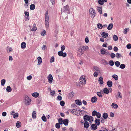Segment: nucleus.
<instances>
[{
    "label": "nucleus",
    "instance_id": "37",
    "mask_svg": "<svg viewBox=\"0 0 131 131\" xmlns=\"http://www.w3.org/2000/svg\"><path fill=\"white\" fill-rule=\"evenodd\" d=\"M97 26L99 29H101L103 27V26L102 24L100 23H98L97 24Z\"/></svg>",
    "mask_w": 131,
    "mask_h": 131
},
{
    "label": "nucleus",
    "instance_id": "51",
    "mask_svg": "<svg viewBox=\"0 0 131 131\" xmlns=\"http://www.w3.org/2000/svg\"><path fill=\"white\" fill-rule=\"evenodd\" d=\"M65 103L64 101H61L60 102V105L62 106H64Z\"/></svg>",
    "mask_w": 131,
    "mask_h": 131
},
{
    "label": "nucleus",
    "instance_id": "38",
    "mask_svg": "<svg viewBox=\"0 0 131 131\" xmlns=\"http://www.w3.org/2000/svg\"><path fill=\"white\" fill-rule=\"evenodd\" d=\"M35 5L34 4H31L30 7V9L31 10H33L35 9Z\"/></svg>",
    "mask_w": 131,
    "mask_h": 131
},
{
    "label": "nucleus",
    "instance_id": "52",
    "mask_svg": "<svg viewBox=\"0 0 131 131\" xmlns=\"http://www.w3.org/2000/svg\"><path fill=\"white\" fill-rule=\"evenodd\" d=\"M13 115V117L14 118H15L16 117H18V113H16L14 114H12Z\"/></svg>",
    "mask_w": 131,
    "mask_h": 131
},
{
    "label": "nucleus",
    "instance_id": "57",
    "mask_svg": "<svg viewBox=\"0 0 131 131\" xmlns=\"http://www.w3.org/2000/svg\"><path fill=\"white\" fill-rule=\"evenodd\" d=\"M55 93V91L54 90L53 91H51L50 92L51 95L52 96H54V94Z\"/></svg>",
    "mask_w": 131,
    "mask_h": 131
},
{
    "label": "nucleus",
    "instance_id": "26",
    "mask_svg": "<svg viewBox=\"0 0 131 131\" xmlns=\"http://www.w3.org/2000/svg\"><path fill=\"white\" fill-rule=\"evenodd\" d=\"M89 126V124L88 122L87 121H85V123L84 124V127L85 128H87Z\"/></svg>",
    "mask_w": 131,
    "mask_h": 131
},
{
    "label": "nucleus",
    "instance_id": "39",
    "mask_svg": "<svg viewBox=\"0 0 131 131\" xmlns=\"http://www.w3.org/2000/svg\"><path fill=\"white\" fill-rule=\"evenodd\" d=\"M21 48L23 49L25 48L26 47V44L25 42H23L21 45Z\"/></svg>",
    "mask_w": 131,
    "mask_h": 131
},
{
    "label": "nucleus",
    "instance_id": "22",
    "mask_svg": "<svg viewBox=\"0 0 131 131\" xmlns=\"http://www.w3.org/2000/svg\"><path fill=\"white\" fill-rule=\"evenodd\" d=\"M104 92L106 94H108L109 92L108 89L107 88H104L103 90Z\"/></svg>",
    "mask_w": 131,
    "mask_h": 131
},
{
    "label": "nucleus",
    "instance_id": "43",
    "mask_svg": "<svg viewBox=\"0 0 131 131\" xmlns=\"http://www.w3.org/2000/svg\"><path fill=\"white\" fill-rule=\"evenodd\" d=\"M63 120L62 119L60 118L58 119V122L59 123L58 124H59L60 125L62 124H63Z\"/></svg>",
    "mask_w": 131,
    "mask_h": 131
},
{
    "label": "nucleus",
    "instance_id": "23",
    "mask_svg": "<svg viewBox=\"0 0 131 131\" xmlns=\"http://www.w3.org/2000/svg\"><path fill=\"white\" fill-rule=\"evenodd\" d=\"M112 107L113 108L115 109L117 108L118 107V106L116 104L113 103L111 105Z\"/></svg>",
    "mask_w": 131,
    "mask_h": 131
},
{
    "label": "nucleus",
    "instance_id": "46",
    "mask_svg": "<svg viewBox=\"0 0 131 131\" xmlns=\"http://www.w3.org/2000/svg\"><path fill=\"white\" fill-rule=\"evenodd\" d=\"M109 64L111 66H113L114 65V63L113 60H111L109 61Z\"/></svg>",
    "mask_w": 131,
    "mask_h": 131
},
{
    "label": "nucleus",
    "instance_id": "20",
    "mask_svg": "<svg viewBox=\"0 0 131 131\" xmlns=\"http://www.w3.org/2000/svg\"><path fill=\"white\" fill-rule=\"evenodd\" d=\"M91 128L94 130H96L97 128V127L96 125L95 124H92L91 126Z\"/></svg>",
    "mask_w": 131,
    "mask_h": 131
},
{
    "label": "nucleus",
    "instance_id": "45",
    "mask_svg": "<svg viewBox=\"0 0 131 131\" xmlns=\"http://www.w3.org/2000/svg\"><path fill=\"white\" fill-rule=\"evenodd\" d=\"M77 110L75 109H73L71 111V112L73 115H76V111Z\"/></svg>",
    "mask_w": 131,
    "mask_h": 131
},
{
    "label": "nucleus",
    "instance_id": "21",
    "mask_svg": "<svg viewBox=\"0 0 131 131\" xmlns=\"http://www.w3.org/2000/svg\"><path fill=\"white\" fill-rule=\"evenodd\" d=\"M100 119H96L95 121V124L97 126L99 125L100 124Z\"/></svg>",
    "mask_w": 131,
    "mask_h": 131
},
{
    "label": "nucleus",
    "instance_id": "64",
    "mask_svg": "<svg viewBox=\"0 0 131 131\" xmlns=\"http://www.w3.org/2000/svg\"><path fill=\"white\" fill-rule=\"evenodd\" d=\"M127 48L128 49H130L131 48V44H129L127 45Z\"/></svg>",
    "mask_w": 131,
    "mask_h": 131
},
{
    "label": "nucleus",
    "instance_id": "15",
    "mask_svg": "<svg viewBox=\"0 0 131 131\" xmlns=\"http://www.w3.org/2000/svg\"><path fill=\"white\" fill-rule=\"evenodd\" d=\"M101 35L103 37L105 38L108 36V34L107 33L103 32L102 33Z\"/></svg>",
    "mask_w": 131,
    "mask_h": 131
},
{
    "label": "nucleus",
    "instance_id": "63",
    "mask_svg": "<svg viewBox=\"0 0 131 131\" xmlns=\"http://www.w3.org/2000/svg\"><path fill=\"white\" fill-rule=\"evenodd\" d=\"M99 73V72H95L93 74V75L94 77H96L98 75Z\"/></svg>",
    "mask_w": 131,
    "mask_h": 131
},
{
    "label": "nucleus",
    "instance_id": "49",
    "mask_svg": "<svg viewBox=\"0 0 131 131\" xmlns=\"http://www.w3.org/2000/svg\"><path fill=\"white\" fill-rule=\"evenodd\" d=\"M54 56H52L50 59V62L51 63L54 62Z\"/></svg>",
    "mask_w": 131,
    "mask_h": 131
},
{
    "label": "nucleus",
    "instance_id": "11",
    "mask_svg": "<svg viewBox=\"0 0 131 131\" xmlns=\"http://www.w3.org/2000/svg\"><path fill=\"white\" fill-rule=\"evenodd\" d=\"M90 116L87 115H85L83 117V118L84 121L87 122L88 121H89L90 118Z\"/></svg>",
    "mask_w": 131,
    "mask_h": 131
},
{
    "label": "nucleus",
    "instance_id": "42",
    "mask_svg": "<svg viewBox=\"0 0 131 131\" xmlns=\"http://www.w3.org/2000/svg\"><path fill=\"white\" fill-rule=\"evenodd\" d=\"M116 56L117 58H118L121 57H123L121 54L118 53H117L116 54Z\"/></svg>",
    "mask_w": 131,
    "mask_h": 131
},
{
    "label": "nucleus",
    "instance_id": "16",
    "mask_svg": "<svg viewBox=\"0 0 131 131\" xmlns=\"http://www.w3.org/2000/svg\"><path fill=\"white\" fill-rule=\"evenodd\" d=\"M63 123L66 126H67L68 125L69 121L68 119H65L63 120Z\"/></svg>",
    "mask_w": 131,
    "mask_h": 131
},
{
    "label": "nucleus",
    "instance_id": "30",
    "mask_svg": "<svg viewBox=\"0 0 131 131\" xmlns=\"http://www.w3.org/2000/svg\"><path fill=\"white\" fill-rule=\"evenodd\" d=\"M36 24L35 23L33 25V28L31 29V31H35L37 30V28L36 27Z\"/></svg>",
    "mask_w": 131,
    "mask_h": 131
},
{
    "label": "nucleus",
    "instance_id": "2",
    "mask_svg": "<svg viewBox=\"0 0 131 131\" xmlns=\"http://www.w3.org/2000/svg\"><path fill=\"white\" fill-rule=\"evenodd\" d=\"M89 12L91 14V17L92 18H93L95 16V11L93 8H91L89 9Z\"/></svg>",
    "mask_w": 131,
    "mask_h": 131
},
{
    "label": "nucleus",
    "instance_id": "31",
    "mask_svg": "<svg viewBox=\"0 0 131 131\" xmlns=\"http://www.w3.org/2000/svg\"><path fill=\"white\" fill-rule=\"evenodd\" d=\"M113 40L115 41H117L118 39V36L116 35H114L113 37Z\"/></svg>",
    "mask_w": 131,
    "mask_h": 131
},
{
    "label": "nucleus",
    "instance_id": "5",
    "mask_svg": "<svg viewBox=\"0 0 131 131\" xmlns=\"http://www.w3.org/2000/svg\"><path fill=\"white\" fill-rule=\"evenodd\" d=\"M101 54L103 55L105 54L106 55H110L108 52L105 49L103 48L101 50Z\"/></svg>",
    "mask_w": 131,
    "mask_h": 131
},
{
    "label": "nucleus",
    "instance_id": "3",
    "mask_svg": "<svg viewBox=\"0 0 131 131\" xmlns=\"http://www.w3.org/2000/svg\"><path fill=\"white\" fill-rule=\"evenodd\" d=\"M69 8L68 5H67L64 6L62 9L61 10L63 12L67 13L68 14L70 13Z\"/></svg>",
    "mask_w": 131,
    "mask_h": 131
},
{
    "label": "nucleus",
    "instance_id": "13",
    "mask_svg": "<svg viewBox=\"0 0 131 131\" xmlns=\"http://www.w3.org/2000/svg\"><path fill=\"white\" fill-rule=\"evenodd\" d=\"M24 13L25 16V18H26V19H27L28 20L29 19V18L28 17L29 16V12L27 11H25Z\"/></svg>",
    "mask_w": 131,
    "mask_h": 131
},
{
    "label": "nucleus",
    "instance_id": "7",
    "mask_svg": "<svg viewBox=\"0 0 131 131\" xmlns=\"http://www.w3.org/2000/svg\"><path fill=\"white\" fill-rule=\"evenodd\" d=\"M58 54L59 56H63L64 57H65L67 55L66 53V52L63 53V51H62L58 52Z\"/></svg>",
    "mask_w": 131,
    "mask_h": 131
},
{
    "label": "nucleus",
    "instance_id": "19",
    "mask_svg": "<svg viewBox=\"0 0 131 131\" xmlns=\"http://www.w3.org/2000/svg\"><path fill=\"white\" fill-rule=\"evenodd\" d=\"M76 104L78 105H81L82 104L81 101L79 100H75Z\"/></svg>",
    "mask_w": 131,
    "mask_h": 131
},
{
    "label": "nucleus",
    "instance_id": "55",
    "mask_svg": "<svg viewBox=\"0 0 131 131\" xmlns=\"http://www.w3.org/2000/svg\"><path fill=\"white\" fill-rule=\"evenodd\" d=\"M125 64H122L120 65V68L122 69H124L125 68Z\"/></svg>",
    "mask_w": 131,
    "mask_h": 131
},
{
    "label": "nucleus",
    "instance_id": "47",
    "mask_svg": "<svg viewBox=\"0 0 131 131\" xmlns=\"http://www.w3.org/2000/svg\"><path fill=\"white\" fill-rule=\"evenodd\" d=\"M120 64V62L118 61H116L115 62V66L117 67L119 66Z\"/></svg>",
    "mask_w": 131,
    "mask_h": 131
},
{
    "label": "nucleus",
    "instance_id": "35",
    "mask_svg": "<svg viewBox=\"0 0 131 131\" xmlns=\"http://www.w3.org/2000/svg\"><path fill=\"white\" fill-rule=\"evenodd\" d=\"M6 82V80L5 79H3L1 81V85L2 86H3Z\"/></svg>",
    "mask_w": 131,
    "mask_h": 131
},
{
    "label": "nucleus",
    "instance_id": "62",
    "mask_svg": "<svg viewBox=\"0 0 131 131\" xmlns=\"http://www.w3.org/2000/svg\"><path fill=\"white\" fill-rule=\"evenodd\" d=\"M66 47L64 45L62 46L61 47V51H63L65 49Z\"/></svg>",
    "mask_w": 131,
    "mask_h": 131
},
{
    "label": "nucleus",
    "instance_id": "32",
    "mask_svg": "<svg viewBox=\"0 0 131 131\" xmlns=\"http://www.w3.org/2000/svg\"><path fill=\"white\" fill-rule=\"evenodd\" d=\"M21 123L20 121H17L16 123V126L17 128H19L21 126Z\"/></svg>",
    "mask_w": 131,
    "mask_h": 131
},
{
    "label": "nucleus",
    "instance_id": "53",
    "mask_svg": "<svg viewBox=\"0 0 131 131\" xmlns=\"http://www.w3.org/2000/svg\"><path fill=\"white\" fill-rule=\"evenodd\" d=\"M98 3L100 5H102L104 4L102 0H99L98 1Z\"/></svg>",
    "mask_w": 131,
    "mask_h": 131
},
{
    "label": "nucleus",
    "instance_id": "59",
    "mask_svg": "<svg viewBox=\"0 0 131 131\" xmlns=\"http://www.w3.org/2000/svg\"><path fill=\"white\" fill-rule=\"evenodd\" d=\"M100 119H101V122L102 123H103L105 121V119H106L103 118L102 117Z\"/></svg>",
    "mask_w": 131,
    "mask_h": 131
},
{
    "label": "nucleus",
    "instance_id": "29",
    "mask_svg": "<svg viewBox=\"0 0 131 131\" xmlns=\"http://www.w3.org/2000/svg\"><path fill=\"white\" fill-rule=\"evenodd\" d=\"M107 84L109 87H112V82L111 81H108L107 82Z\"/></svg>",
    "mask_w": 131,
    "mask_h": 131
},
{
    "label": "nucleus",
    "instance_id": "24",
    "mask_svg": "<svg viewBox=\"0 0 131 131\" xmlns=\"http://www.w3.org/2000/svg\"><path fill=\"white\" fill-rule=\"evenodd\" d=\"M91 102L92 103H95L97 101V98L95 96L92 97L91 99Z\"/></svg>",
    "mask_w": 131,
    "mask_h": 131
},
{
    "label": "nucleus",
    "instance_id": "12",
    "mask_svg": "<svg viewBox=\"0 0 131 131\" xmlns=\"http://www.w3.org/2000/svg\"><path fill=\"white\" fill-rule=\"evenodd\" d=\"M84 52L86 49H88V47L86 46L81 47L80 48Z\"/></svg>",
    "mask_w": 131,
    "mask_h": 131
},
{
    "label": "nucleus",
    "instance_id": "44",
    "mask_svg": "<svg viewBox=\"0 0 131 131\" xmlns=\"http://www.w3.org/2000/svg\"><path fill=\"white\" fill-rule=\"evenodd\" d=\"M97 112L96 111L94 110L93 111L92 113V115L93 116H94L96 115L97 113Z\"/></svg>",
    "mask_w": 131,
    "mask_h": 131
},
{
    "label": "nucleus",
    "instance_id": "40",
    "mask_svg": "<svg viewBox=\"0 0 131 131\" xmlns=\"http://www.w3.org/2000/svg\"><path fill=\"white\" fill-rule=\"evenodd\" d=\"M6 90L7 92H10L12 91V89L10 86H8L7 87Z\"/></svg>",
    "mask_w": 131,
    "mask_h": 131
},
{
    "label": "nucleus",
    "instance_id": "8",
    "mask_svg": "<svg viewBox=\"0 0 131 131\" xmlns=\"http://www.w3.org/2000/svg\"><path fill=\"white\" fill-rule=\"evenodd\" d=\"M53 78L51 74H50L48 77V79L49 83L51 84L52 83Z\"/></svg>",
    "mask_w": 131,
    "mask_h": 131
},
{
    "label": "nucleus",
    "instance_id": "6",
    "mask_svg": "<svg viewBox=\"0 0 131 131\" xmlns=\"http://www.w3.org/2000/svg\"><path fill=\"white\" fill-rule=\"evenodd\" d=\"M80 81L82 83V85L85 84H86V82L85 79L83 77V76L81 77L80 79Z\"/></svg>",
    "mask_w": 131,
    "mask_h": 131
},
{
    "label": "nucleus",
    "instance_id": "60",
    "mask_svg": "<svg viewBox=\"0 0 131 131\" xmlns=\"http://www.w3.org/2000/svg\"><path fill=\"white\" fill-rule=\"evenodd\" d=\"M110 55L112 58H113L115 56V54L113 53H111Z\"/></svg>",
    "mask_w": 131,
    "mask_h": 131
},
{
    "label": "nucleus",
    "instance_id": "36",
    "mask_svg": "<svg viewBox=\"0 0 131 131\" xmlns=\"http://www.w3.org/2000/svg\"><path fill=\"white\" fill-rule=\"evenodd\" d=\"M97 10L99 13H100V14H102V7H97Z\"/></svg>",
    "mask_w": 131,
    "mask_h": 131
},
{
    "label": "nucleus",
    "instance_id": "4",
    "mask_svg": "<svg viewBox=\"0 0 131 131\" xmlns=\"http://www.w3.org/2000/svg\"><path fill=\"white\" fill-rule=\"evenodd\" d=\"M25 104L26 105H27L30 104L31 99L27 96H26L25 97Z\"/></svg>",
    "mask_w": 131,
    "mask_h": 131
},
{
    "label": "nucleus",
    "instance_id": "27",
    "mask_svg": "<svg viewBox=\"0 0 131 131\" xmlns=\"http://www.w3.org/2000/svg\"><path fill=\"white\" fill-rule=\"evenodd\" d=\"M32 117L33 118H35L36 117V111H34L32 113Z\"/></svg>",
    "mask_w": 131,
    "mask_h": 131
},
{
    "label": "nucleus",
    "instance_id": "34",
    "mask_svg": "<svg viewBox=\"0 0 131 131\" xmlns=\"http://www.w3.org/2000/svg\"><path fill=\"white\" fill-rule=\"evenodd\" d=\"M113 24L112 23H110L107 27V29H108L110 30L112 29L113 28Z\"/></svg>",
    "mask_w": 131,
    "mask_h": 131
},
{
    "label": "nucleus",
    "instance_id": "54",
    "mask_svg": "<svg viewBox=\"0 0 131 131\" xmlns=\"http://www.w3.org/2000/svg\"><path fill=\"white\" fill-rule=\"evenodd\" d=\"M60 125L58 123H56L55 125L56 127L58 129L60 127Z\"/></svg>",
    "mask_w": 131,
    "mask_h": 131
},
{
    "label": "nucleus",
    "instance_id": "1",
    "mask_svg": "<svg viewBox=\"0 0 131 131\" xmlns=\"http://www.w3.org/2000/svg\"><path fill=\"white\" fill-rule=\"evenodd\" d=\"M49 16L48 15V12L47 11L46 12L45 17V26L46 28H48L49 27Z\"/></svg>",
    "mask_w": 131,
    "mask_h": 131
},
{
    "label": "nucleus",
    "instance_id": "9",
    "mask_svg": "<svg viewBox=\"0 0 131 131\" xmlns=\"http://www.w3.org/2000/svg\"><path fill=\"white\" fill-rule=\"evenodd\" d=\"M77 51L79 52V53L78 52L77 53V55L79 57L81 56L84 53L80 48L78 49Z\"/></svg>",
    "mask_w": 131,
    "mask_h": 131
},
{
    "label": "nucleus",
    "instance_id": "48",
    "mask_svg": "<svg viewBox=\"0 0 131 131\" xmlns=\"http://www.w3.org/2000/svg\"><path fill=\"white\" fill-rule=\"evenodd\" d=\"M103 63L104 65H107L108 64V62L105 60L104 59L103 60Z\"/></svg>",
    "mask_w": 131,
    "mask_h": 131
},
{
    "label": "nucleus",
    "instance_id": "18",
    "mask_svg": "<svg viewBox=\"0 0 131 131\" xmlns=\"http://www.w3.org/2000/svg\"><path fill=\"white\" fill-rule=\"evenodd\" d=\"M108 117V115L107 113H105L103 114L102 117L103 118L107 119Z\"/></svg>",
    "mask_w": 131,
    "mask_h": 131
},
{
    "label": "nucleus",
    "instance_id": "33",
    "mask_svg": "<svg viewBox=\"0 0 131 131\" xmlns=\"http://www.w3.org/2000/svg\"><path fill=\"white\" fill-rule=\"evenodd\" d=\"M102 92V90H100V91L97 92V95L100 97H102V94L101 92Z\"/></svg>",
    "mask_w": 131,
    "mask_h": 131
},
{
    "label": "nucleus",
    "instance_id": "56",
    "mask_svg": "<svg viewBox=\"0 0 131 131\" xmlns=\"http://www.w3.org/2000/svg\"><path fill=\"white\" fill-rule=\"evenodd\" d=\"M41 118L42 119L44 122H46L47 121V120L45 116L43 115Z\"/></svg>",
    "mask_w": 131,
    "mask_h": 131
},
{
    "label": "nucleus",
    "instance_id": "61",
    "mask_svg": "<svg viewBox=\"0 0 131 131\" xmlns=\"http://www.w3.org/2000/svg\"><path fill=\"white\" fill-rule=\"evenodd\" d=\"M57 99L59 101H61L62 99V97L60 95H59L57 98Z\"/></svg>",
    "mask_w": 131,
    "mask_h": 131
},
{
    "label": "nucleus",
    "instance_id": "50",
    "mask_svg": "<svg viewBox=\"0 0 131 131\" xmlns=\"http://www.w3.org/2000/svg\"><path fill=\"white\" fill-rule=\"evenodd\" d=\"M112 77L116 80H117L118 78V76L116 75H113L112 76Z\"/></svg>",
    "mask_w": 131,
    "mask_h": 131
},
{
    "label": "nucleus",
    "instance_id": "25",
    "mask_svg": "<svg viewBox=\"0 0 131 131\" xmlns=\"http://www.w3.org/2000/svg\"><path fill=\"white\" fill-rule=\"evenodd\" d=\"M6 49L8 53H9L13 50L12 47L9 46H8L7 47Z\"/></svg>",
    "mask_w": 131,
    "mask_h": 131
},
{
    "label": "nucleus",
    "instance_id": "41",
    "mask_svg": "<svg viewBox=\"0 0 131 131\" xmlns=\"http://www.w3.org/2000/svg\"><path fill=\"white\" fill-rule=\"evenodd\" d=\"M74 93L73 92H72L69 94V96L70 97H72L74 96Z\"/></svg>",
    "mask_w": 131,
    "mask_h": 131
},
{
    "label": "nucleus",
    "instance_id": "10",
    "mask_svg": "<svg viewBox=\"0 0 131 131\" xmlns=\"http://www.w3.org/2000/svg\"><path fill=\"white\" fill-rule=\"evenodd\" d=\"M93 69L95 72H99V73H100V70L98 67L95 66H94L93 67Z\"/></svg>",
    "mask_w": 131,
    "mask_h": 131
},
{
    "label": "nucleus",
    "instance_id": "28",
    "mask_svg": "<svg viewBox=\"0 0 131 131\" xmlns=\"http://www.w3.org/2000/svg\"><path fill=\"white\" fill-rule=\"evenodd\" d=\"M32 95L34 97L36 98L38 96L39 94L37 92H35L32 94Z\"/></svg>",
    "mask_w": 131,
    "mask_h": 131
},
{
    "label": "nucleus",
    "instance_id": "17",
    "mask_svg": "<svg viewBox=\"0 0 131 131\" xmlns=\"http://www.w3.org/2000/svg\"><path fill=\"white\" fill-rule=\"evenodd\" d=\"M98 81L99 82V83L100 84H102L103 83V78L102 77H100L99 78Z\"/></svg>",
    "mask_w": 131,
    "mask_h": 131
},
{
    "label": "nucleus",
    "instance_id": "58",
    "mask_svg": "<svg viewBox=\"0 0 131 131\" xmlns=\"http://www.w3.org/2000/svg\"><path fill=\"white\" fill-rule=\"evenodd\" d=\"M96 116L97 118H100L101 115L100 113L98 112Z\"/></svg>",
    "mask_w": 131,
    "mask_h": 131
},
{
    "label": "nucleus",
    "instance_id": "14",
    "mask_svg": "<svg viewBox=\"0 0 131 131\" xmlns=\"http://www.w3.org/2000/svg\"><path fill=\"white\" fill-rule=\"evenodd\" d=\"M38 59V64L40 65L42 62V59L40 57H38L37 58Z\"/></svg>",
    "mask_w": 131,
    "mask_h": 131
}]
</instances>
